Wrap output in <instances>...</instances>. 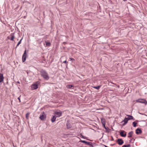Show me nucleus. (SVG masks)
I'll return each mask as SVG.
<instances>
[{
  "label": "nucleus",
  "mask_w": 147,
  "mask_h": 147,
  "mask_svg": "<svg viewBox=\"0 0 147 147\" xmlns=\"http://www.w3.org/2000/svg\"><path fill=\"white\" fill-rule=\"evenodd\" d=\"M40 73L41 75L45 80H47L49 79V77L48 73L45 70L43 69H41Z\"/></svg>",
  "instance_id": "nucleus-1"
},
{
  "label": "nucleus",
  "mask_w": 147,
  "mask_h": 147,
  "mask_svg": "<svg viewBox=\"0 0 147 147\" xmlns=\"http://www.w3.org/2000/svg\"><path fill=\"white\" fill-rule=\"evenodd\" d=\"M40 84V82L39 81H37L36 83L33 84L31 87L32 90H36L38 88V86Z\"/></svg>",
  "instance_id": "nucleus-2"
},
{
  "label": "nucleus",
  "mask_w": 147,
  "mask_h": 147,
  "mask_svg": "<svg viewBox=\"0 0 147 147\" xmlns=\"http://www.w3.org/2000/svg\"><path fill=\"white\" fill-rule=\"evenodd\" d=\"M28 57L27 54L26 53V50L22 56V61L23 62H24L26 59V58Z\"/></svg>",
  "instance_id": "nucleus-3"
},
{
  "label": "nucleus",
  "mask_w": 147,
  "mask_h": 147,
  "mask_svg": "<svg viewBox=\"0 0 147 147\" xmlns=\"http://www.w3.org/2000/svg\"><path fill=\"white\" fill-rule=\"evenodd\" d=\"M120 132V135L122 137H125L126 136V132L124 130H121Z\"/></svg>",
  "instance_id": "nucleus-4"
},
{
  "label": "nucleus",
  "mask_w": 147,
  "mask_h": 147,
  "mask_svg": "<svg viewBox=\"0 0 147 147\" xmlns=\"http://www.w3.org/2000/svg\"><path fill=\"white\" fill-rule=\"evenodd\" d=\"M39 118L42 121H44L46 119V116L44 112H43V113L42 115H40L39 117Z\"/></svg>",
  "instance_id": "nucleus-5"
},
{
  "label": "nucleus",
  "mask_w": 147,
  "mask_h": 147,
  "mask_svg": "<svg viewBox=\"0 0 147 147\" xmlns=\"http://www.w3.org/2000/svg\"><path fill=\"white\" fill-rule=\"evenodd\" d=\"M116 142L118 144L120 145H122L124 142L123 140L122 139L120 138L118 139Z\"/></svg>",
  "instance_id": "nucleus-6"
},
{
  "label": "nucleus",
  "mask_w": 147,
  "mask_h": 147,
  "mask_svg": "<svg viewBox=\"0 0 147 147\" xmlns=\"http://www.w3.org/2000/svg\"><path fill=\"white\" fill-rule=\"evenodd\" d=\"M142 133V131L141 128H138L136 130V133L137 134H141Z\"/></svg>",
  "instance_id": "nucleus-7"
},
{
  "label": "nucleus",
  "mask_w": 147,
  "mask_h": 147,
  "mask_svg": "<svg viewBox=\"0 0 147 147\" xmlns=\"http://www.w3.org/2000/svg\"><path fill=\"white\" fill-rule=\"evenodd\" d=\"M136 101L137 102H139L142 103H145V102H146V100L145 99H139L138 100H136Z\"/></svg>",
  "instance_id": "nucleus-8"
},
{
  "label": "nucleus",
  "mask_w": 147,
  "mask_h": 147,
  "mask_svg": "<svg viewBox=\"0 0 147 147\" xmlns=\"http://www.w3.org/2000/svg\"><path fill=\"white\" fill-rule=\"evenodd\" d=\"M55 113L56 115L55 116H56V117H59L61 116L62 114V113L61 111H56L55 112Z\"/></svg>",
  "instance_id": "nucleus-9"
},
{
  "label": "nucleus",
  "mask_w": 147,
  "mask_h": 147,
  "mask_svg": "<svg viewBox=\"0 0 147 147\" xmlns=\"http://www.w3.org/2000/svg\"><path fill=\"white\" fill-rule=\"evenodd\" d=\"M66 125L67 128V129H70L72 127V125L69 122L68 120L67 122Z\"/></svg>",
  "instance_id": "nucleus-10"
},
{
  "label": "nucleus",
  "mask_w": 147,
  "mask_h": 147,
  "mask_svg": "<svg viewBox=\"0 0 147 147\" xmlns=\"http://www.w3.org/2000/svg\"><path fill=\"white\" fill-rule=\"evenodd\" d=\"M9 39H10L11 40H13L14 38L13 33H11L9 36L8 37Z\"/></svg>",
  "instance_id": "nucleus-11"
},
{
  "label": "nucleus",
  "mask_w": 147,
  "mask_h": 147,
  "mask_svg": "<svg viewBox=\"0 0 147 147\" xmlns=\"http://www.w3.org/2000/svg\"><path fill=\"white\" fill-rule=\"evenodd\" d=\"M128 121V118L125 117L124 119L122 121V122H124V123L122 125L123 126L125 125L127 123Z\"/></svg>",
  "instance_id": "nucleus-12"
},
{
  "label": "nucleus",
  "mask_w": 147,
  "mask_h": 147,
  "mask_svg": "<svg viewBox=\"0 0 147 147\" xmlns=\"http://www.w3.org/2000/svg\"><path fill=\"white\" fill-rule=\"evenodd\" d=\"M4 78L3 74L0 73V82H2L3 81Z\"/></svg>",
  "instance_id": "nucleus-13"
},
{
  "label": "nucleus",
  "mask_w": 147,
  "mask_h": 147,
  "mask_svg": "<svg viewBox=\"0 0 147 147\" xmlns=\"http://www.w3.org/2000/svg\"><path fill=\"white\" fill-rule=\"evenodd\" d=\"M56 118V116L55 115L53 116L52 118L51 119V122L53 123L55 121Z\"/></svg>",
  "instance_id": "nucleus-14"
},
{
  "label": "nucleus",
  "mask_w": 147,
  "mask_h": 147,
  "mask_svg": "<svg viewBox=\"0 0 147 147\" xmlns=\"http://www.w3.org/2000/svg\"><path fill=\"white\" fill-rule=\"evenodd\" d=\"M127 115L128 116L127 118L128 119V120L133 119L134 120H135L134 119L133 117L132 116L129 115Z\"/></svg>",
  "instance_id": "nucleus-15"
},
{
  "label": "nucleus",
  "mask_w": 147,
  "mask_h": 147,
  "mask_svg": "<svg viewBox=\"0 0 147 147\" xmlns=\"http://www.w3.org/2000/svg\"><path fill=\"white\" fill-rule=\"evenodd\" d=\"M133 133V131H131L129 132L128 134V138H131L132 137V134Z\"/></svg>",
  "instance_id": "nucleus-16"
},
{
  "label": "nucleus",
  "mask_w": 147,
  "mask_h": 147,
  "mask_svg": "<svg viewBox=\"0 0 147 147\" xmlns=\"http://www.w3.org/2000/svg\"><path fill=\"white\" fill-rule=\"evenodd\" d=\"M101 123H102V125L105 124H106L105 120L104 118H101Z\"/></svg>",
  "instance_id": "nucleus-17"
},
{
  "label": "nucleus",
  "mask_w": 147,
  "mask_h": 147,
  "mask_svg": "<svg viewBox=\"0 0 147 147\" xmlns=\"http://www.w3.org/2000/svg\"><path fill=\"white\" fill-rule=\"evenodd\" d=\"M86 145H88L90 147H93L92 143L91 142H88Z\"/></svg>",
  "instance_id": "nucleus-18"
},
{
  "label": "nucleus",
  "mask_w": 147,
  "mask_h": 147,
  "mask_svg": "<svg viewBox=\"0 0 147 147\" xmlns=\"http://www.w3.org/2000/svg\"><path fill=\"white\" fill-rule=\"evenodd\" d=\"M66 87L67 88L70 89L73 87V86L72 85H69L67 86Z\"/></svg>",
  "instance_id": "nucleus-19"
},
{
  "label": "nucleus",
  "mask_w": 147,
  "mask_h": 147,
  "mask_svg": "<svg viewBox=\"0 0 147 147\" xmlns=\"http://www.w3.org/2000/svg\"><path fill=\"white\" fill-rule=\"evenodd\" d=\"M101 86H94L93 87V88H94L95 89H96L97 90H98L100 89V87Z\"/></svg>",
  "instance_id": "nucleus-20"
},
{
  "label": "nucleus",
  "mask_w": 147,
  "mask_h": 147,
  "mask_svg": "<svg viewBox=\"0 0 147 147\" xmlns=\"http://www.w3.org/2000/svg\"><path fill=\"white\" fill-rule=\"evenodd\" d=\"M22 39V38L21 39H20V40L18 42V43L16 47V48L17 47H18L19 45L20 44Z\"/></svg>",
  "instance_id": "nucleus-21"
},
{
  "label": "nucleus",
  "mask_w": 147,
  "mask_h": 147,
  "mask_svg": "<svg viewBox=\"0 0 147 147\" xmlns=\"http://www.w3.org/2000/svg\"><path fill=\"white\" fill-rule=\"evenodd\" d=\"M30 114V113L28 112L27 113L26 115V117L27 119H28V117Z\"/></svg>",
  "instance_id": "nucleus-22"
},
{
  "label": "nucleus",
  "mask_w": 147,
  "mask_h": 147,
  "mask_svg": "<svg viewBox=\"0 0 147 147\" xmlns=\"http://www.w3.org/2000/svg\"><path fill=\"white\" fill-rule=\"evenodd\" d=\"M80 142L85 143L86 144H87V143L88 142L85 140H80Z\"/></svg>",
  "instance_id": "nucleus-23"
},
{
  "label": "nucleus",
  "mask_w": 147,
  "mask_h": 147,
  "mask_svg": "<svg viewBox=\"0 0 147 147\" xmlns=\"http://www.w3.org/2000/svg\"><path fill=\"white\" fill-rule=\"evenodd\" d=\"M132 123L134 127H135L136 126V125L137 124V123L135 121H134Z\"/></svg>",
  "instance_id": "nucleus-24"
},
{
  "label": "nucleus",
  "mask_w": 147,
  "mask_h": 147,
  "mask_svg": "<svg viewBox=\"0 0 147 147\" xmlns=\"http://www.w3.org/2000/svg\"><path fill=\"white\" fill-rule=\"evenodd\" d=\"M46 42V45L47 46H49L50 45L51 43L50 42Z\"/></svg>",
  "instance_id": "nucleus-25"
},
{
  "label": "nucleus",
  "mask_w": 147,
  "mask_h": 147,
  "mask_svg": "<svg viewBox=\"0 0 147 147\" xmlns=\"http://www.w3.org/2000/svg\"><path fill=\"white\" fill-rule=\"evenodd\" d=\"M105 124L102 125L103 127L105 128V129L106 130H107L108 129H109L108 127H106L105 126Z\"/></svg>",
  "instance_id": "nucleus-26"
},
{
  "label": "nucleus",
  "mask_w": 147,
  "mask_h": 147,
  "mask_svg": "<svg viewBox=\"0 0 147 147\" xmlns=\"http://www.w3.org/2000/svg\"><path fill=\"white\" fill-rule=\"evenodd\" d=\"M132 139H134V141L135 140V139H134V138H131L130 139V140H129V142H131V141Z\"/></svg>",
  "instance_id": "nucleus-27"
},
{
  "label": "nucleus",
  "mask_w": 147,
  "mask_h": 147,
  "mask_svg": "<svg viewBox=\"0 0 147 147\" xmlns=\"http://www.w3.org/2000/svg\"><path fill=\"white\" fill-rule=\"evenodd\" d=\"M81 136L83 138H84V139L85 138V137L83 135H82V134H81Z\"/></svg>",
  "instance_id": "nucleus-28"
},
{
  "label": "nucleus",
  "mask_w": 147,
  "mask_h": 147,
  "mask_svg": "<svg viewBox=\"0 0 147 147\" xmlns=\"http://www.w3.org/2000/svg\"><path fill=\"white\" fill-rule=\"evenodd\" d=\"M126 146L127 147H130L131 146V145L130 144H128L126 145Z\"/></svg>",
  "instance_id": "nucleus-29"
},
{
  "label": "nucleus",
  "mask_w": 147,
  "mask_h": 147,
  "mask_svg": "<svg viewBox=\"0 0 147 147\" xmlns=\"http://www.w3.org/2000/svg\"><path fill=\"white\" fill-rule=\"evenodd\" d=\"M70 59H71V60L74 61L75 59L73 58H70Z\"/></svg>",
  "instance_id": "nucleus-30"
},
{
  "label": "nucleus",
  "mask_w": 147,
  "mask_h": 147,
  "mask_svg": "<svg viewBox=\"0 0 147 147\" xmlns=\"http://www.w3.org/2000/svg\"><path fill=\"white\" fill-rule=\"evenodd\" d=\"M18 100H19V102H21V101H20V97H19L18 98Z\"/></svg>",
  "instance_id": "nucleus-31"
},
{
  "label": "nucleus",
  "mask_w": 147,
  "mask_h": 147,
  "mask_svg": "<svg viewBox=\"0 0 147 147\" xmlns=\"http://www.w3.org/2000/svg\"><path fill=\"white\" fill-rule=\"evenodd\" d=\"M108 129H108L106 131V132H107V133H109V131H108Z\"/></svg>",
  "instance_id": "nucleus-32"
},
{
  "label": "nucleus",
  "mask_w": 147,
  "mask_h": 147,
  "mask_svg": "<svg viewBox=\"0 0 147 147\" xmlns=\"http://www.w3.org/2000/svg\"><path fill=\"white\" fill-rule=\"evenodd\" d=\"M67 61L66 60L64 61L63 62V63H65L66 64L67 63Z\"/></svg>",
  "instance_id": "nucleus-33"
},
{
  "label": "nucleus",
  "mask_w": 147,
  "mask_h": 147,
  "mask_svg": "<svg viewBox=\"0 0 147 147\" xmlns=\"http://www.w3.org/2000/svg\"><path fill=\"white\" fill-rule=\"evenodd\" d=\"M122 147H127L126 146V145H124Z\"/></svg>",
  "instance_id": "nucleus-34"
},
{
  "label": "nucleus",
  "mask_w": 147,
  "mask_h": 147,
  "mask_svg": "<svg viewBox=\"0 0 147 147\" xmlns=\"http://www.w3.org/2000/svg\"><path fill=\"white\" fill-rule=\"evenodd\" d=\"M145 105L147 104V101L146 100V102H145V103H144Z\"/></svg>",
  "instance_id": "nucleus-35"
},
{
  "label": "nucleus",
  "mask_w": 147,
  "mask_h": 147,
  "mask_svg": "<svg viewBox=\"0 0 147 147\" xmlns=\"http://www.w3.org/2000/svg\"><path fill=\"white\" fill-rule=\"evenodd\" d=\"M111 137L112 139V140H114V139L113 138V137H112V136H111Z\"/></svg>",
  "instance_id": "nucleus-36"
},
{
  "label": "nucleus",
  "mask_w": 147,
  "mask_h": 147,
  "mask_svg": "<svg viewBox=\"0 0 147 147\" xmlns=\"http://www.w3.org/2000/svg\"><path fill=\"white\" fill-rule=\"evenodd\" d=\"M115 144H111V145L114 146V145H115Z\"/></svg>",
  "instance_id": "nucleus-37"
},
{
  "label": "nucleus",
  "mask_w": 147,
  "mask_h": 147,
  "mask_svg": "<svg viewBox=\"0 0 147 147\" xmlns=\"http://www.w3.org/2000/svg\"><path fill=\"white\" fill-rule=\"evenodd\" d=\"M17 83H19V84L20 83V82L19 81H18V82H17Z\"/></svg>",
  "instance_id": "nucleus-38"
},
{
  "label": "nucleus",
  "mask_w": 147,
  "mask_h": 147,
  "mask_svg": "<svg viewBox=\"0 0 147 147\" xmlns=\"http://www.w3.org/2000/svg\"><path fill=\"white\" fill-rule=\"evenodd\" d=\"M63 44H66V42H63Z\"/></svg>",
  "instance_id": "nucleus-39"
},
{
  "label": "nucleus",
  "mask_w": 147,
  "mask_h": 147,
  "mask_svg": "<svg viewBox=\"0 0 147 147\" xmlns=\"http://www.w3.org/2000/svg\"><path fill=\"white\" fill-rule=\"evenodd\" d=\"M123 1H126V0H123Z\"/></svg>",
  "instance_id": "nucleus-40"
},
{
  "label": "nucleus",
  "mask_w": 147,
  "mask_h": 147,
  "mask_svg": "<svg viewBox=\"0 0 147 147\" xmlns=\"http://www.w3.org/2000/svg\"><path fill=\"white\" fill-rule=\"evenodd\" d=\"M142 114V115H145V114Z\"/></svg>",
  "instance_id": "nucleus-41"
}]
</instances>
